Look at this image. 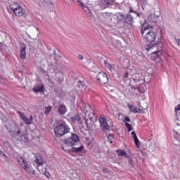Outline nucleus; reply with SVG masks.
I'll use <instances>...</instances> for the list:
<instances>
[{
    "label": "nucleus",
    "instance_id": "393cba45",
    "mask_svg": "<svg viewBox=\"0 0 180 180\" xmlns=\"http://www.w3.org/2000/svg\"><path fill=\"white\" fill-rule=\"evenodd\" d=\"M35 162L36 164H38V165H43V162H44V161L43 160V158H41V155L37 156Z\"/></svg>",
    "mask_w": 180,
    "mask_h": 180
},
{
    "label": "nucleus",
    "instance_id": "1a4fd4ad",
    "mask_svg": "<svg viewBox=\"0 0 180 180\" xmlns=\"http://www.w3.org/2000/svg\"><path fill=\"white\" fill-rule=\"evenodd\" d=\"M18 115H20V117L22 119V122L25 123V124H32L33 123V116L30 115V118H27L26 115L18 111Z\"/></svg>",
    "mask_w": 180,
    "mask_h": 180
},
{
    "label": "nucleus",
    "instance_id": "de8ad7c7",
    "mask_svg": "<svg viewBox=\"0 0 180 180\" xmlns=\"http://www.w3.org/2000/svg\"><path fill=\"white\" fill-rule=\"evenodd\" d=\"M78 58H79V60H84V56H82V55H79V56H78Z\"/></svg>",
    "mask_w": 180,
    "mask_h": 180
},
{
    "label": "nucleus",
    "instance_id": "c756f323",
    "mask_svg": "<svg viewBox=\"0 0 180 180\" xmlns=\"http://www.w3.org/2000/svg\"><path fill=\"white\" fill-rule=\"evenodd\" d=\"M128 107L130 112H131L132 113H134V112H136L137 110V108H134V105H133L128 104Z\"/></svg>",
    "mask_w": 180,
    "mask_h": 180
},
{
    "label": "nucleus",
    "instance_id": "2f4dec72",
    "mask_svg": "<svg viewBox=\"0 0 180 180\" xmlns=\"http://www.w3.org/2000/svg\"><path fill=\"white\" fill-rule=\"evenodd\" d=\"M125 126H126L128 131H131V130H133V127L131 126V124H130L127 122H125Z\"/></svg>",
    "mask_w": 180,
    "mask_h": 180
},
{
    "label": "nucleus",
    "instance_id": "37998d69",
    "mask_svg": "<svg viewBox=\"0 0 180 180\" xmlns=\"http://www.w3.org/2000/svg\"><path fill=\"white\" fill-rule=\"evenodd\" d=\"M133 83L132 81H130V84H131V89H136V85L131 84Z\"/></svg>",
    "mask_w": 180,
    "mask_h": 180
},
{
    "label": "nucleus",
    "instance_id": "39448f33",
    "mask_svg": "<svg viewBox=\"0 0 180 180\" xmlns=\"http://www.w3.org/2000/svg\"><path fill=\"white\" fill-rule=\"evenodd\" d=\"M17 161L26 172H31L30 166L29 165V164H27V162H26L25 158L22 157V155H18L17 156Z\"/></svg>",
    "mask_w": 180,
    "mask_h": 180
},
{
    "label": "nucleus",
    "instance_id": "4be33fe9",
    "mask_svg": "<svg viewBox=\"0 0 180 180\" xmlns=\"http://www.w3.org/2000/svg\"><path fill=\"white\" fill-rule=\"evenodd\" d=\"M126 158H127V162L129 165V168H136V167L134 166V160H133V158L128 155V157Z\"/></svg>",
    "mask_w": 180,
    "mask_h": 180
},
{
    "label": "nucleus",
    "instance_id": "09e8293b",
    "mask_svg": "<svg viewBox=\"0 0 180 180\" xmlns=\"http://www.w3.org/2000/svg\"><path fill=\"white\" fill-rule=\"evenodd\" d=\"M2 158H8V156L3 153V155H1Z\"/></svg>",
    "mask_w": 180,
    "mask_h": 180
},
{
    "label": "nucleus",
    "instance_id": "5701e85b",
    "mask_svg": "<svg viewBox=\"0 0 180 180\" xmlns=\"http://www.w3.org/2000/svg\"><path fill=\"white\" fill-rule=\"evenodd\" d=\"M141 78V75H140L139 73H135L132 79V81L134 82V84H137V82H140Z\"/></svg>",
    "mask_w": 180,
    "mask_h": 180
},
{
    "label": "nucleus",
    "instance_id": "ddd939ff",
    "mask_svg": "<svg viewBox=\"0 0 180 180\" xmlns=\"http://www.w3.org/2000/svg\"><path fill=\"white\" fill-rule=\"evenodd\" d=\"M20 57L21 60L26 59V44H22L20 49Z\"/></svg>",
    "mask_w": 180,
    "mask_h": 180
},
{
    "label": "nucleus",
    "instance_id": "4d7b16f0",
    "mask_svg": "<svg viewBox=\"0 0 180 180\" xmlns=\"http://www.w3.org/2000/svg\"><path fill=\"white\" fill-rule=\"evenodd\" d=\"M106 169H107L106 168H103V171H106Z\"/></svg>",
    "mask_w": 180,
    "mask_h": 180
},
{
    "label": "nucleus",
    "instance_id": "ea45409f",
    "mask_svg": "<svg viewBox=\"0 0 180 180\" xmlns=\"http://www.w3.org/2000/svg\"><path fill=\"white\" fill-rule=\"evenodd\" d=\"M82 8V9H84V11L89 12V8H88V6H83Z\"/></svg>",
    "mask_w": 180,
    "mask_h": 180
},
{
    "label": "nucleus",
    "instance_id": "20e7f679",
    "mask_svg": "<svg viewBox=\"0 0 180 180\" xmlns=\"http://www.w3.org/2000/svg\"><path fill=\"white\" fill-rule=\"evenodd\" d=\"M78 144H79V146L77 147L72 146L70 147L71 148H67V146H62V149L65 153H81L84 151V145H82L81 143H78Z\"/></svg>",
    "mask_w": 180,
    "mask_h": 180
},
{
    "label": "nucleus",
    "instance_id": "bb28decb",
    "mask_svg": "<svg viewBox=\"0 0 180 180\" xmlns=\"http://www.w3.org/2000/svg\"><path fill=\"white\" fill-rule=\"evenodd\" d=\"M80 119H81V117H79V115L76 114V115H75L74 117H72L70 118V120H71V122H72V123H75L76 122H79Z\"/></svg>",
    "mask_w": 180,
    "mask_h": 180
},
{
    "label": "nucleus",
    "instance_id": "79ce46f5",
    "mask_svg": "<svg viewBox=\"0 0 180 180\" xmlns=\"http://www.w3.org/2000/svg\"><path fill=\"white\" fill-rule=\"evenodd\" d=\"M174 40H175L176 43H177L178 46H179V47H180V39L175 37Z\"/></svg>",
    "mask_w": 180,
    "mask_h": 180
},
{
    "label": "nucleus",
    "instance_id": "a878e982",
    "mask_svg": "<svg viewBox=\"0 0 180 180\" xmlns=\"http://www.w3.org/2000/svg\"><path fill=\"white\" fill-rule=\"evenodd\" d=\"M20 5L19 4L14 2L12 4L10 5V8L11 9H12L13 12H14V11L17 10L18 8H20Z\"/></svg>",
    "mask_w": 180,
    "mask_h": 180
},
{
    "label": "nucleus",
    "instance_id": "423d86ee",
    "mask_svg": "<svg viewBox=\"0 0 180 180\" xmlns=\"http://www.w3.org/2000/svg\"><path fill=\"white\" fill-rule=\"evenodd\" d=\"M96 79L98 84H101V85H106V84H108V81H109L108 75H106V73L104 72H98L96 75Z\"/></svg>",
    "mask_w": 180,
    "mask_h": 180
},
{
    "label": "nucleus",
    "instance_id": "603ef678",
    "mask_svg": "<svg viewBox=\"0 0 180 180\" xmlns=\"http://www.w3.org/2000/svg\"><path fill=\"white\" fill-rule=\"evenodd\" d=\"M3 151L0 150V157H1V155H3Z\"/></svg>",
    "mask_w": 180,
    "mask_h": 180
},
{
    "label": "nucleus",
    "instance_id": "f03ea898",
    "mask_svg": "<svg viewBox=\"0 0 180 180\" xmlns=\"http://www.w3.org/2000/svg\"><path fill=\"white\" fill-rule=\"evenodd\" d=\"M68 134L70 137L64 140L65 146H62V147L71 148V147H75V146H78V144H79V136L72 132H70Z\"/></svg>",
    "mask_w": 180,
    "mask_h": 180
},
{
    "label": "nucleus",
    "instance_id": "473e14b6",
    "mask_svg": "<svg viewBox=\"0 0 180 180\" xmlns=\"http://www.w3.org/2000/svg\"><path fill=\"white\" fill-rule=\"evenodd\" d=\"M73 2H76L80 5V6L82 8L83 6H85V4L82 2V0H73Z\"/></svg>",
    "mask_w": 180,
    "mask_h": 180
},
{
    "label": "nucleus",
    "instance_id": "3c124183",
    "mask_svg": "<svg viewBox=\"0 0 180 180\" xmlns=\"http://www.w3.org/2000/svg\"><path fill=\"white\" fill-rule=\"evenodd\" d=\"M42 72H43V74H47V72L44 70H42Z\"/></svg>",
    "mask_w": 180,
    "mask_h": 180
},
{
    "label": "nucleus",
    "instance_id": "f257e3e1",
    "mask_svg": "<svg viewBox=\"0 0 180 180\" xmlns=\"http://www.w3.org/2000/svg\"><path fill=\"white\" fill-rule=\"evenodd\" d=\"M139 30L141 34H142V37H144V39L150 43L145 46L146 50L150 51V50L157 49V51L152 52L150 55L151 60L155 61L157 58H161L164 44L160 40L155 42V40H157V32L153 30V26L148 25L147 22L145 21L143 24H141Z\"/></svg>",
    "mask_w": 180,
    "mask_h": 180
},
{
    "label": "nucleus",
    "instance_id": "f8f14e48",
    "mask_svg": "<svg viewBox=\"0 0 180 180\" xmlns=\"http://www.w3.org/2000/svg\"><path fill=\"white\" fill-rule=\"evenodd\" d=\"M124 25H129L131 26L133 25V16L130 14H127L124 18Z\"/></svg>",
    "mask_w": 180,
    "mask_h": 180
},
{
    "label": "nucleus",
    "instance_id": "c9c22d12",
    "mask_svg": "<svg viewBox=\"0 0 180 180\" xmlns=\"http://www.w3.org/2000/svg\"><path fill=\"white\" fill-rule=\"evenodd\" d=\"M44 4H46V1L44 0H41L38 2L39 6H44Z\"/></svg>",
    "mask_w": 180,
    "mask_h": 180
},
{
    "label": "nucleus",
    "instance_id": "a211bd4d",
    "mask_svg": "<svg viewBox=\"0 0 180 180\" xmlns=\"http://www.w3.org/2000/svg\"><path fill=\"white\" fill-rule=\"evenodd\" d=\"M115 16L117 18L116 20L118 22V23H122V22H124V14L122 13H117L115 14Z\"/></svg>",
    "mask_w": 180,
    "mask_h": 180
},
{
    "label": "nucleus",
    "instance_id": "b1692460",
    "mask_svg": "<svg viewBox=\"0 0 180 180\" xmlns=\"http://www.w3.org/2000/svg\"><path fill=\"white\" fill-rule=\"evenodd\" d=\"M8 131H9L11 136H13V137H15V139H16V137L20 136V129H18L17 131H12L10 129Z\"/></svg>",
    "mask_w": 180,
    "mask_h": 180
},
{
    "label": "nucleus",
    "instance_id": "0eeeda50",
    "mask_svg": "<svg viewBox=\"0 0 180 180\" xmlns=\"http://www.w3.org/2000/svg\"><path fill=\"white\" fill-rule=\"evenodd\" d=\"M174 146H180V125L177 126L175 129L173 130Z\"/></svg>",
    "mask_w": 180,
    "mask_h": 180
},
{
    "label": "nucleus",
    "instance_id": "c85d7f7f",
    "mask_svg": "<svg viewBox=\"0 0 180 180\" xmlns=\"http://www.w3.org/2000/svg\"><path fill=\"white\" fill-rule=\"evenodd\" d=\"M88 119L89 122H91V124H92L94 120L95 119V113L91 112L88 115Z\"/></svg>",
    "mask_w": 180,
    "mask_h": 180
},
{
    "label": "nucleus",
    "instance_id": "4468645a",
    "mask_svg": "<svg viewBox=\"0 0 180 180\" xmlns=\"http://www.w3.org/2000/svg\"><path fill=\"white\" fill-rule=\"evenodd\" d=\"M55 81L61 83L64 81V74L61 72H58L55 74Z\"/></svg>",
    "mask_w": 180,
    "mask_h": 180
},
{
    "label": "nucleus",
    "instance_id": "864d4df0",
    "mask_svg": "<svg viewBox=\"0 0 180 180\" xmlns=\"http://www.w3.org/2000/svg\"><path fill=\"white\" fill-rule=\"evenodd\" d=\"M130 12H132L133 13H136V11L131 10V8H130Z\"/></svg>",
    "mask_w": 180,
    "mask_h": 180
},
{
    "label": "nucleus",
    "instance_id": "58836bf2",
    "mask_svg": "<svg viewBox=\"0 0 180 180\" xmlns=\"http://www.w3.org/2000/svg\"><path fill=\"white\" fill-rule=\"evenodd\" d=\"M82 86H84V84H82V82L79 80L77 83V87L81 88Z\"/></svg>",
    "mask_w": 180,
    "mask_h": 180
},
{
    "label": "nucleus",
    "instance_id": "f3484780",
    "mask_svg": "<svg viewBox=\"0 0 180 180\" xmlns=\"http://www.w3.org/2000/svg\"><path fill=\"white\" fill-rule=\"evenodd\" d=\"M131 135L132 136L134 139V141L135 145L136 146L137 148H140V141H139V138L137 137V134H136V131H132L131 133Z\"/></svg>",
    "mask_w": 180,
    "mask_h": 180
},
{
    "label": "nucleus",
    "instance_id": "cd10ccee",
    "mask_svg": "<svg viewBox=\"0 0 180 180\" xmlns=\"http://www.w3.org/2000/svg\"><path fill=\"white\" fill-rule=\"evenodd\" d=\"M104 64H105V67H106V68H108L110 71V72H112V70H113L112 65L109 63V62H108V60H105Z\"/></svg>",
    "mask_w": 180,
    "mask_h": 180
},
{
    "label": "nucleus",
    "instance_id": "dca6fc26",
    "mask_svg": "<svg viewBox=\"0 0 180 180\" xmlns=\"http://www.w3.org/2000/svg\"><path fill=\"white\" fill-rule=\"evenodd\" d=\"M160 17L158 16L157 15L154 14H150L149 15L148 18V22H150V23H157V22H158V18Z\"/></svg>",
    "mask_w": 180,
    "mask_h": 180
},
{
    "label": "nucleus",
    "instance_id": "f704fd0d",
    "mask_svg": "<svg viewBox=\"0 0 180 180\" xmlns=\"http://www.w3.org/2000/svg\"><path fill=\"white\" fill-rule=\"evenodd\" d=\"M51 111V106L49 105L48 107L46 108L45 115H49V113H50Z\"/></svg>",
    "mask_w": 180,
    "mask_h": 180
},
{
    "label": "nucleus",
    "instance_id": "13d9d810",
    "mask_svg": "<svg viewBox=\"0 0 180 180\" xmlns=\"http://www.w3.org/2000/svg\"><path fill=\"white\" fill-rule=\"evenodd\" d=\"M2 81V78L0 77V82Z\"/></svg>",
    "mask_w": 180,
    "mask_h": 180
},
{
    "label": "nucleus",
    "instance_id": "6e6d98bb",
    "mask_svg": "<svg viewBox=\"0 0 180 180\" xmlns=\"http://www.w3.org/2000/svg\"><path fill=\"white\" fill-rule=\"evenodd\" d=\"M72 100L75 101V96H74V95L72 96Z\"/></svg>",
    "mask_w": 180,
    "mask_h": 180
},
{
    "label": "nucleus",
    "instance_id": "6e6552de",
    "mask_svg": "<svg viewBox=\"0 0 180 180\" xmlns=\"http://www.w3.org/2000/svg\"><path fill=\"white\" fill-rule=\"evenodd\" d=\"M99 123L101 129V130H103V131H108V130H110V127L109 126V124H108V122H106V118H99Z\"/></svg>",
    "mask_w": 180,
    "mask_h": 180
},
{
    "label": "nucleus",
    "instance_id": "49530a36",
    "mask_svg": "<svg viewBox=\"0 0 180 180\" xmlns=\"http://www.w3.org/2000/svg\"><path fill=\"white\" fill-rule=\"evenodd\" d=\"M124 122H130V117H125Z\"/></svg>",
    "mask_w": 180,
    "mask_h": 180
},
{
    "label": "nucleus",
    "instance_id": "5fc2aeb1",
    "mask_svg": "<svg viewBox=\"0 0 180 180\" xmlns=\"http://www.w3.org/2000/svg\"><path fill=\"white\" fill-rule=\"evenodd\" d=\"M135 13H136L137 16H140V15H141V13H138L137 12H136Z\"/></svg>",
    "mask_w": 180,
    "mask_h": 180
},
{
    "label": "nucleus",
    "instance_id": "4c0bfd02",
    "mask_svg": "<svg viewBox=\"0 0 180 180\" xmlns=\"http://www.w3.org/2000/svg\"><path fill=\"white\" fill-rule=\"evenodd\" d=\"M141 85H143L142 84H139L136 89H138V91L141 93L143 94V89H141Z\"/></svg>",
    "mask_w": 180,
    "mask_h": 180
},
{
    "label": "nucleus",
    "instance_id": "a19ab883",
    "mask_svg": "<svg viewBox=\"0 0 180 180\" xmlns=\"http://www.w3.org/2000/svg\"><path fill=\"white\" fill-rule=\"evenodd\" d=\"M44 174L45 176H46V178H48V179L50 178V176H51L50 172H45Z\"/></svg>",
    "mask_w": 180,
    "mask_h": 180
},
{
    "label": "nucleus",
    "instance_id": "7c9ffc66",
    "mask_svg": "<svg viewBox=\"0 0 180 180\" xmlns=\"http://www.w3.org/2000/svg\"><path fill=\"white\" fill-rule=\"evenodd\" d=\"M114 137H115V135L113 134H110L108 136V141H110V144H112V143H113V141L112 140H113Z\"/></svg>",
    "mask_w": 180,
    "mask_h": 180
},
{
    "label": "nucleus",
    "instance_id": "8fccbe9b",
    "mask_svg": "<svg viewBox=\"0 0 180 180\" xmlns=\"http://www.w3.org/2000/svg\"><path fill=\"white\" fill-rule=\"evenodd\" d=\"M122 112H120L117 114L118 119H120V116H122Z\"/></svg>",
    "mask_w": 180,
    "mask_h": 180
},
{
    "label": "nucleus",
    "instance_id": "2eb2a0df",
    "mask_svg": "<svg viewBox=\"0 0 180 180\" xmlns=\"http://www.w3.org/2000/svg\"><path fill=\"white\" fill-rule=\"evenodd\" d=\"M15 13V16H23L25 13H26V11L25 9L22 8V6H19L15 11H13Z\"/></svg>",
    "mask_w": 180,
    "mask_h": 180
},
{
    "label": "nucleus",
    "instance_id": "9d476101",
    "mask_svg": "<svg viewBox=\"0 0 180 180\" xmlns=\"http://www.w3.org/2000/svg\"><path fill=\"white\" fill-rule=\"evenodd\" d=\"M115 2V0H101L100 1V7L101 9H106L109 6H112Z\"/></svg>",
    "mask_w": 180,
    "mask_h": 180
},
{
    "label": "nucleus",
    "instance_id": "c03bdc74",
    "mask_svg": "<svg viewBox=\"0 0 180 180\" xmlns=\"http://www.w3.org/2000/svg\"><path fill=\"white\" fill-rule=\"evenodd\" d=\"M134 113H141V108H136V111H134Z\"/></svg>",
    "mask_w": 180,
    "mask_h": 180
},
{
    "label": "nucleus",
    "instance_id": "9b49d317",
    "mask_svg": "<svg viewBox=\"0 0 180 180\" xmlns=\"http://www.w3.org/2000/svg\"><path fill=\"white\" fill-rule=\"evenodd\" d=\"M67 106L64 105V103L60 104L58 106V115H60L61 116H64L67 113Z\"/></svg>",
    "mask_w": 180,
    "mask_h": 180
},
{
    "label": "nucleus",
    "instance_id": "a18cd8bd",
    "mask_svg": "<svg viewBox=\"0 0 180 180\" xmlns=\"http://www.w3.org/2000/svg\"><path fill=\"white\" fill-rule=\"evenodd\" d=\"M180 110V104H179L176 107H175V112Z\"/></svg>",
    "mask_w": 180,
    "mask_h": 180
},
{
    "label": "nucleus",
    "instance_id": "72a5a7b5",
    "mask_svg": "<svg viewBox=\"0 0 180 180\" xmlns=\"http://www.w3.org/2000/svg\"><path fill=\"white\" fill-rule=\"evenodd\" d=\"M30 171L31 172H27L28 174H32L33 175H34L37 178H39V173H36V172L34 170H32V169L30 167Z\"/></svg>",
    "mask_w": 180,
    "mask_h": 180
},
{
    "label": "nucleus",
    "instance_id": "7ed1b4c3",
    "mask_svg": "<svg viewBox=\"0 0 180 180\" xmlns=\"http://www.w3.org/2000/svg\"><path fill=\"white\" fill-rule=\"evenodd\" d=\"M70 129L68 124L63 122L54 128V133L58 139H61V137L65 136V134H68L70 133Z\"/></svg>",
    "mask_w": 180,
    "mask_h": 180
},
{
    "label": "nucleus",
    "instance_id": "e433bc0d",
    "mask_svg": "<svg viewBox=\"0 0 180 180\" xmlns=\"http://www.w3.org/2000/svg\"><path fill=\"white\" fill-rule=\"evenodd\" d=\"M127 78H129V72L126 71L123 75V79H127Z\"/></svg>",
    "mask_w": 180,
    "mask_h": 180
},
{
    "label": "nucleus",
    "instance_id": "6ab92c4d",
    "mask_svg": "<svg viewBox=\"0 0 180 180\" xmlns=\"http://www.w3.org/2000/svg\"><path fill=\"white\" fill-rule=\"evenodd\" d=\"M116 153L118 157H124L125 158L129 157V155H127V153H126V150H124L117 149L116 150Z\"/></svg>",
    "mask_w": 180,
    "mask_h": 180
},
{
    "label": "nucleus",
    "instance_id": "aec40b11",
    "mask_svg": "<svg viewBox=\"0 0 180 180\" xmlns=\"http://www.w3.org/2000/svg\"><path fill=\"white\" fill-rule=\"evenodd\" d=\"M32 91L34 92H43L44 91V86L43 84L37 85L33 87Z\"/></svg>",
    "mask_w": 180,
    "mask_h": 180
},
{
    "label": "nucleus",
    "instance_id": "412c9836",
    "mask_svg": "<svg viewBox=\"0 0 180 180\" xmlns=\"http://www.w3.org/2000/svg\"><path fill=\"white\" fill-rule=\"evenodd\" d=\"M85 123H86V126L89 130H94V129H95L96 127V125L95 124V123H94V121L91 124V122H89L88 120H85Z\"/></svg>",
    "mask_w": 180,
    "mask_h": 180
}]
</instances>
